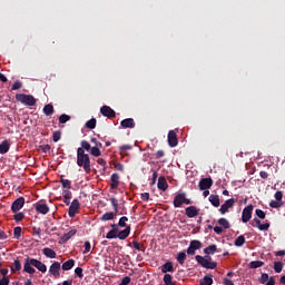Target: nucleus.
<instances>
[{"instance_id": "nucleus-1", "label": "nucleus", "mask_w": 285, "mask_h": 285, "mask_svg": "<svg viewBox=\"0 0 285 285\" xmlns=\"http://www.w3.org/2000/svg\"><path fill=\"white\" fill-rule=\"evenodd\" d=\"M80 145L81 147L77 149V165L83 168L87 175H90L92 170L90 167V156L86 154V150H90V142L82 140Z\"/></svg>"}, {"instance_id": "nucleus-2", "label": "nucleus", "mask_w": 285, "mask_h": 285, "mask_svg": "<svg viewBox=\"0 0 285 285\" xmlns=\"http://www.w3.org/2000/svg\"><path fill=\"white\" fill-rule=\"evenodd\" d=\"M35 268H37V269H35ZM23 271H24V273H28L29 275H35V273H37V271H40V273H47L48 267L46 266V264L41 263V261H39L37 258L27 257L24 259Z\"/></svg>"}, {"instance_id": "nucleus-3", "label": "nucleus", "mask_w": 285, "mask_h": 285, "mask_svg": "<svg viewBox=\"0 0 285 285\" xmlns=\"http://www.w3.org/2000/svg\"><path fill=\"white\" fill-rule=\"evenodd\" d=\"M197 264H199L200 266H203V268H207L210 271H215V268H217V263L213 262V258L210 256H199L197 255L195 257Z\"/></svg>"}, {"instance_id": "nucleus-4", "label": "nucleus", "mask_w": 285, "mask_h": 285, "mask_svg": "<svg viewBox=\"0 0 285 285\" xmlns=\"http://www.w3.org/2000/svg\"><path fill=\"white\" fill-rule=\"evenodd\" d=\"M16 100L24 106H35L37 104V99L33 96L26 94H17Z\"/></svg>"}, {"instance_id": "nucleus-5", "label": "nucleus", "mask_w": 285, "mask_h": 285, "mask_svg": "<svg viewBox=\"0 0 285 285\" xmlns=\"http://www.w3.org/2000/svg\"><path fill=\"white\" fill-rule=\"evenodd\" d=\"M218 225L219 226L214 227V233H216V235H222L224 230H228V228H230V223L226 218L218 219Z\"/></svg>"}, {"instance_id": "nucleus-6", "label": "nucleus", "mask_w": 285, "mask_h": 285, "mask_svg": "<svg viewBox=\"0 0 285 285\" xmlns=\"http://www.w3.org/2000/svg\"><path fill=\"white\" fill-rule=\"evenodd\" d=\"M253 217V205H248L243 209L242 214V223L248 224Z\"/></svg>"}, {"instance_id": "nucleus-7", "label": "nucleus", "mask_w": 285, "mask_h": 285, "mask_svg": "<svg viewBox=\"0 0 285 285\" xmlns=\"http://www.w3.org/2000/svg\"><path fill=\"white\" fill-rule=\"evenodd\" d=\"M183 204H190V199L186 198V194H178L176 195L174 199V206L175 208H181Z\"/></svg>"}, {"instance_id": "nucleus-8", "label": "nucleus", "mask_w": 285, "mask_h": 285, "mask_svg": "<svg viewBox=\"0 0 285 285\" xmlns=\"http://www.w3.org/2000/svg\"><path fill=\"white\" fill-rule=\"evenodd\" d=\"M49 273L55 277L56 279L60 277L61 275V263L55 262L50 267H49Z\"/></svg>"}, {"instance_id": "nucleus-9", "label": "nucleus", "mask_w": 285, "mask_h": 285, "mask_svg": "<svg viewBox=\"0 0 285 285\" xmlns=\"http://www.w3.org/2000/svg\"><path fill=\"white\" fill-rule=\"evenodd\" d=\"M235 198L227 199L219 208L220 215H226V213H228V210L235 206Z\"/></svg>"}, {"instance_id": "nucleus-10", "label": "nucleus", "mask_w": 285, "mask_h": 285, "mask_svg": "<svg viewBox=\"0 0 285 285\" xmlns=\"http://www.w3.org/2000/svg\"><path fill=\"white\" fill-rule=\"evenodd\" d=\"M202 248V242L191 240L189 247L187 248V255H195V250H199Z\"/></svg>"}, {"instance_id": "nucleus-11", "label": "nucleus", "mask_w": 285, "mask_h": 285, "mask_svg": "<svg viewBox=\"0 0 285 285\" xmlns=\"http://www.w3.org/2000/svg\"><path fill=\"white\" fill-rule=\"evenodd\" d=\"M24 204L26 199L23 197L16 199L11 206L12 213H19V210L23 208Z\"/></svg>"}, {"instance_id": "nucleus-12", "label": "nucleus", "mask_w": 285, "mask_h": 285, "mask_svg": "<svg viewBox=\"0 0 285 285\" xmlns=\"http://www.w3.org/2000/svg\"><path fill=\"white\" fill-rule=\"evenodd\" d=\"M179 141L177 140V131L176 130H170L168 132V145L170 148H175Z\"/></svg>"}, {"instance_id": "nucleus-13", "label": "nucleus", "mask_w": 285, "mask_h": 285, "mask_svg": "<svg viewBox=\"0 0 285 285\" xmlns=\"http://www.w3.org/2000/svg\"><path fill=\"white\" fill-rule=\"evenodd\" d=\"M80 204L78 199H73L69 207V217H75L79 213Z\"/></svg>"}, {"instance_id": "nucleus-14", "label": "nucleus", "mask_w": 285, "mask_h": 285, "mask_svg": "<svg viewBox=\"0 0 285 285\" xmlns=\"http://www.w3.org/2000/svg\"><path fill=\"white\" fill-rule=\"evenodd\" d=\"M212 186H213V179L212 178H203L199 181L200 190H208Z\"/></svg>"}, {"instance_id": "nucleus-15", "label": "nucleus", "mask_w": 285, "mask_h": 285, "mask_svg": "<svg viewBox=\"0 0 285 285\" xmlns=\"http://www.w3.org/2000/svg\"><path fill=\"white\" fill-rule=\"evenodd\" d=\"M119 174H112L110 177V188L111 190H117L119 188Z\"/></svg>"}, {"instance_id": "nucleus-16", "label": "nucleus", "mask_w": 285, "mask_h": 285, "mask_svg": "<svg viewBox=\"0 0 285 285\" xmlns=\"http://www.w3.org/2000/svg\"><path fill=\"white\" fill-rule=\"evenodd\" d=\"M100 112L101 115H104V117H108L109 119H112V117H115V111L108 106H102L100 108Z\"/></svg>"}, {"instance_id": "nucleus-17", "label": "nucleus", "mask_w": 285, "mask_h": 285, "mask_svg": "<svg viewBox=\"0 0 285 285\" xmlns=\"http://www.w3.org/2000/svg\"><path fill=\"white\" fill-rule=\"evenodd\" d=\"M259 282L265 285H275V278L269 277L268 274H262Z\"/></svg>"}, {"instance_id": "nucleus-18", "label": "nucleus", "mask_w": 285, "mask_h": 285, "mask_svg": "<svg viewBox=\"0 0 285 285\" xmlns=\"http://www.w3.org/2000/svg\"><path fill=\"white\" fill-rule=\"evenodd\" d=\"M101 148H102L101 144H97V146L90 147L89 149L90 155H92V157H101Z\"/></svg>"}, {"instance_id": "nucleus-19", "label": "nucleus", "mask_w": 285, "mask_h": 285, "mask_svg": "<svg viewBox=\"0 0 285 285\" xmlns=\"http://www.w3.org/2000/svg\"><path fill=\"white\" fill-rule=\"evenodd\" d=\"M42 253L45 257H48L49 259H56L57 258V252L50 247H46L42 249Z\"/></svg>"}, {"instance_id": "nucleus-20", "label": "nucleus", "mask_w": 285, "mask_h": 285, "mask_svg": "<svg viewBox=\"0 0 285 285\" xmlns=\"http://www.w3.org/2000/svg\"><path fill=\"white\" fill-rule=\"evenodd\" d=\"M187 217L193 218V217H197V215H199V209H197V207L195 206H190L187 207L185 210Z\"/></svg>"}, {"instance_id": "nucleus-21", "label": "nucleus", "mask_w": 285, "mask_h": 285, "mask_svg": "<svg viewBox=\"0 0 285 285\" xmlns=\"http://www.w3.org/2000/svg\"><path fill=\"white\" fill-rule=\"evenodd\" d=\"M36 210H37V213H40L41 215H48V213L50 212V207H48V205H46V204H37Z\"/></svg>"}, {"instance_id": "nucleus-22", "label": "nucleus", "mask_w": 285, "mask_h": 285, "mask_svg": "<svg viewBox=\"0 0 285 285\" xmlns=\"http://www.w3.org/2000/svg\"><path fill=\"white\" fill-rule=\"evenodd\" d=\"M62 197H63V203L67 205V206H70V199H72V191L69 190V189H65L62 191Z\"/></svg>"}, {"instance_id": "nucleus-23", "label": "nucleus", "mask_w": 285, "mask_h": 285, "mask_svg": "<svg viewBox=\"0 0 285 285\" xmlns=\"http://www.w3.org/2000/svg\"><path fill=\"white\" fill-rule=\"evenodd\" d=\"M157 186H158L159 190H163V191L168 190V181H166L165 177H159L158 178V185Z\"/></svg>"}, {"instance_id": "nucleus-24", "label": "nucleus", "mask_w": 285, "mask_h": 285, "mask_svg": "<svg viewBox=\"0 0 285 285\" xmlns=\"http://www.w3.org/2000/svg\"><path fill=\"white\" fill-rule=\"evenodd\" d=\"M120 126H121L122 128H135V119H132V118L124 119V120L120 122Z\"/></svg>"}, {"instance_id": "nucleus-25", "label": "nucleus", "mask_w": 285, "mask_h": 285, "mask_svg": "<svg viewBox=\"0 0 285 285\" xmlns=\"http://www.w3.org/2000/svg\"><path fill=\"white\" fill-rule=\"evenodd\" d=\"M77 235V229H71L61 237V242L66 243Z\"/></svg>"}, {"instance_id": "nucleus-26", "label": "nucleus", "mask_w": 285, "mask_h": 285, "mask_svg": "<svg viewBox=\"0 0 285 285\" xmlns=\"http://www.w3.org/2000/svg\"><path fill=\"white\" fill-rule=\"evenodd\" d=\"M174 271L173 262H167L161 266V273H174Z\"/></svg>"}, {"instance_id": "nucleus-27", "label": "nucleus", "mask_w": 285, "mask_h": 285, "mask_svg": "<svg viewBox=\"0 0 285 285\" xmlns=\"http://www.w3.org/2000/svg\"><path fill=\"white\" fill-rule=\"evenodd\" d=\"M10 150V142L8 140H4L0 144V155H6Z\"/></svg>"}, {"instance_id": "nucleus-28", "label": "nucleus", "mask_w": 285, "mask_h": 285, "mask_svg": "<svg viewBox=\"0 0 285 285\" xmlns=\"http://www.w3.org/2000/svg\"><path fill=\"white\" fill-rule=\"evenodd\" d=\"M209 202H210L212 206H214L215 208H219V204H220L219 196L210 195L209 196Z\"/></svg>"}, {"instance_id": "nucleus-29", "label": "nucleus", "mask_w": 285, "mask_h": 285, "mask_svg": "<svg viewBox=\"0 0 285 285\" xmlns=\"http://www.w3.org/2000/svg\"><path fill=\"white\" fill-rule=\"evenodd\" d=\"M205 255H215L217 253V245H209L204 249Z\"/></svg>"}, {"instance_id": "nucleus-30", "label": "nucleus", "mask_w": 285, "mask_h": 285, "mask_svg": "<svg viewBox=\"0 0 285 285\" xmlns=\"http://www.w3.org/2000/svg\"><path fill=\"white\" fill-rule=\"evenodd\" d=\"M130 235V227H126L124 230L118 232V239H126Z\"/></svg>"}, {"instance_id": "nucleus-31", "label": "nucleus", "mask_w": 285, "mask_h": 285, "mask_svg": "<svg viewBox=\"0 0 285 285\" xmlns=\"http://www.w3.org/2000/svg\"><path fill=\"white\" fill-rule=\"evenodd\" d=\"M100 219H101V222H110V220L115 219V213L108 212V213L104 214Z\"/></svg>"}, {"instance_id": "nucleus-32", "label": "nucleus", "mask_w": 285, "mask_h": 285, "mask_svg": "<svg viewBox=\"0 0 285 285\" xmlns=\"http://www.w3.org/2000/svg\"><path fill=\"white\" fill-rule=\"evenodd\" d=\"M75 266V259H69L62 264V271H70Z\"/></svg>"}, {"instance_id": "nucleus-33", "label": "nucleus", "mask_w": 285, "mask_h": 285, "mask_svg": "<svg viewBox=\"0 0 285 285\" xmlns=\"http://www.w3.org/2000/svg\"><path fill=\"white\" fill-rule=\"evenodd\" d=\"M43 112L47 117H50V115H52L55 112V107L52 105H46L43 107Z\"/></svg>"}, {"instance_id": "nucleus-34", "label": "nucleus", "mask_w": 285, "mask_h": 285, "mask_svg": "<svg viewBox=\"0 0 285 285\" xmlns=\"http://www.w3.org/2000/svg\"><path fill=\"white\" fill-rule=\"evenodd\" d=\"M200 285H213V276H205L199 281Z\"/></svg>"}, {"instance_id": "nucleus-35", "label": "nucleus", "mask_w": 285, "mask_h": 285, "mask_svg": "<svg viewBox=\"0 0 285 285\" xmlns=\"http://www.w3.org/2000/svg\"><path fill=\"white\" fill-rule=\"evenodd\" d=\"M17 271H21V262L19 259H16L13 266H11V273H17Z\"/></svg>"}, {"instance_id": "nucleus-36", "label": "nucleus", "mask_w": 285, "mask_h": 285, "mask_svg": "<svg viewBox=\"0 0 285 285\" xmlns=\"http://www.w3.org/2000/svg\"><path fill=\"white\" fill-rule=\"evenodd\" d=\"M118 237V230L116 228L111 229L107 235V239H117Z\"/></svg>"}, {"instance_id": "nucleus-37", "label": "nucleus", "mask_w": 285, "mask_h": 285, "mask_svg": "<svg viewBox=\"0 0 285 285\" xmlns=\"http://www.w3.org/2000/svg\"><path fill=\"white\" fill-rule=\"evenodd\" d=\"M264 266V262L262 261H253L249 263V268H262Z\"/></svg>"}, {"instance_id": "nucleus-38", "label": "nucleus", "mask_w": 285, "mask_h": 285, "mask_svg": "<svg viewBox=\"0 0 285 285\" xmlns=\"http://www.w3.org/2000/svg\"><path fill=\"white\" fill-rule=\"evenodd\" d=\"M235 246H243L244 244H246V238L244 237V235H240L238 236L236 239H235Z\"/></svg>"}, {"instance_id": "nucleus-39", "label": "nucleus", "mask_w": 285, "mask_h": 285, "mask_svg": "<svg viewBox=\"0 0 285 285\" xmlns=\"http://www.w3.org/2000/svg\"><path fill=\"white\" fill-rule=\"evenodd\" d=\"M87 128H89L90 130H95V128L97 127V119L92 118L90 120H88L86 122Z\"/></svg>"}, {"instance_id": "nucleus-40", "label": "nucleus", "mask_w": 285, "mask_h": 285, "mask_svg": "<svg viewBox=\"0 0 285 285\" xmlns=\"http://www.w3.org/2000/svg\"><path fill=\"white\" fill-rule=\"evenodd\" d=\"M164 282L165 285H175V282H173V276L170 274H165Z\"/></svg>"}, {"instance_id": "nucleus-41", "label": "nucleus", "mask_w": 285, "mask_h": 285, "mask_svg": "<svg viewBox=\"0 0 285 285\" xmlns=\"http://www.w3.org/2000/svg\"><path fill=\"white\" fill-rule=\"evenodd\" d=\"M177 262H178V264H184V262H186V252L178 253Z\"/></svg>"}, {"instance_id": "nucleus-42", "label": "nucleus", "mask_w": 285, "mask_h": 285, "mask_svg": "<svg viewBox=\"0 0 285 285\" xmlns=\"http://www.w3.org/2000/svg\"><path fill=\"white\" fill-rule=\"evenodd\" d=\"M283 268H284V264H282V262H275L274 263L275 273H282Z\"/></svg>"}, {"instance_id": "nucleus-43", "label": "nucleus", "mask_w": 285, "mask_h": 285, "mask_svg": "<svg viewBox=\"0 0 285 285\" xmlns=\"http://www.w3.org/2000/svg\"><path fill=\"white\" fill-rule=\"evenodd\" d=\"M271 208H282V206H284L283 202L279 200H272L269 203Z\"/></svg>"}, {"instance_id": "nucleus-44", "label": "nucleus", "mask_w": 285, "mask_h": 285, "mask_svg": "<svg viewBox=\"0 0 285 285\" xmlns=\"http://www.w3.org/2000/svg\"><path fill=\"white\" fill-rule=\"evenodd\" d=\"M60 184L63 188H67V190H70L72 188V185H71L70 180H68V179H61Z\"/></svg>"}, {"instance_id": "nucleus-45", "label": "nucleus", "mask_w": 285, "mask_h": 285, "mask_svg": "<svg viewBox=\"0 0 285 285\" xmlns=\"http://www.w3.org/2000/svg\"><path fill=\"white\" fill-rule=\"evenodd\" d=\"M68 121H70V116L63 114L59 117V124H66Z\"/></svg>"}, {"instance_id": "nucleus-46", "label": "nucleus", "mask_w": 285, "mask_h": 285, "mask_svg": "<svg viewBox=\"0 0 285 285\" xmlns=\"http://www.w3.org/2000/svg\"><path fill=\"white\" fill-rule=\"evenodd\" d=\"M255 213H256L257 217H259V219H266V213H264V210L256 209Z\"/></svg>"}, {"instance_id": "nucleus-47", "label": "nucleus", "mask_w": 285, "mask_h": 285, "mask_svg": "<svg viewBox=\"0 0 285 285\" xmlns=\"http://www.w3.org/2000/svg\"><path fill=\"white\" fill-rule=\"evenodd\" d=\"M52 139L55 142L59 141V139H61V132L60 131H55L52 134Z\"/></svg>"}, {"instance_id": "nucleus-48", "label": "nucleus", "mask_w": 285, "mask_h": 285, "mask_svg": "<svg viewBox=\"0 0 285 285\" xmlns=\"http://www.w3.org/2000/svg\"><path fill=\"white\" fill-rule=\"evenodd\" d=\"M22 83H21V81H16L13 85H12V87H11V89L12 90H20V88H22Z\"/></svg>"}, {"instance_id": "nucleus-49", "label": "nucleus", "mask_w": 285, "mask_h": 285, "mask_svg": "<svg viewBox=\"0 0 285 285\" xmlns=\"http://www.w3.org/2000/svg\"><path fill=\"white\" fill-rule=\"evenodd\" d=\"M13 235L17 239H19V237H21V227H16L13 229Z\"/></svg>"}, {"instance_id": "nucleus-50", "label": "nucleus", "mask_w": 285, "mask_h": 285, "mask_svg": "<svg viewBox=\"0 0 285 285\" xmlns=\"http://www.w3.org/2000/svg\"><path fill=\"white\" fill-rule=\"evenodd\" d=\"M268 228H271V224L268 223H265V224H262L258 226V229L259 230H268Z\"/></svg>"}, {"instance_id": "nucleus-51", "label": "nucleus", "mask_w": 285, "mask_h": 285, "mask_svg": "<svg viewBox=\"0 0 285 285\" xmlns=\"http://www.w3.org/2000/svg\"><path fill=\"white\" fill-rule=\"evenodd\" d=\"M126 222H128V217L124 216L119 219V226H121L122 228L126 227Z\"/></svg>"}, {"instance_id": "nucleus-52", "label": "nucleus", "mask_w": 285, "mask_h": 285, "mask_svg": "<svg viewBox=\"0 0 285 285\" xmlns=\"http://www.w3.org/2000/svg\"><path fill=\"white\" fill-rule=\"evenodd\" d=\"M90 248H91V245H90V242H85V250H83V255H86L87 253H90Z\"/></svg>"}, {"instance_id": "nucleus-53", "label": "nucleus", "mask_w": 285, "mask_h": 285, "mask_svg": "<svg viewBox=\"0 0 285 285\" xmlns=\"http://www.w3.org/2000/svg\"><path fill=\"white\" fill-rule=\"evenodd\" d=\"M283 197H284V194L282 191H276L275 193L276 202H282Z\"/></svg>"}, {"instance_id": "nucleus-54", "label": "nucleus", "mask_w": 285, "mask_h": 285, "mask_svg": "<svg viewBox=\"0 0 285 285\" xmlns=\"http://www.w3.org/2000/svg\"><path fill=\"white\" fill-rule=\"evenodd\" d=\"M75 273H76V275L79 276L80 278L83 277V268L77 267V268L75 269Z\"/></svg>"}, {"instance_id": "nucleus-55", "label": "nucleus", "mask_w": 285, "mask_h": 285, "mask_svg": "<svg viewBox=\"0 0 285 285\" xmlns=\"http://www.w3.org/2000/svg\"><path fill=\"white\" fill-rule=\"evenodd\" d=\"M111 204L115 208V212L118 213V208H119V203H117V199L115 198H111Z\"/></svg>"}, {"instance_id": "nucleus-56", "label": "nucleus", "mask_w": 285, "mask_h": 285, "mask_svg": "<svg viewBox=\"0 0 285 285\" xmlns=\"http://www.w3.org/2000/svg\"><path fill=\"white\" fill-rule=\"evenodd\" d=\"M130 284V277H124L122 281L119 283V285H128Z\"/></svg>"}, {"instance_id": "nucleus-57", "label": "nucleus", "mask_w": 285, "mask_h": 285, "mask_svg": "<svg viewBox=\"0 0 285 285\" xmlns=\"http://www.w3.org/2000/svg\"><path fill=\"white\" fill-rule=\"evenodd\" d=\"M0 285H10V279L8 277H3L0 279Z\"/></svg>"}, {"instance_id": "nucleus-58", "label": "nucleus", "mask_w": 285, "mask_h": 285, "mask_svg": "<svg viewBox=\"0 0 285 285\" xmlns=\"http://www.w3.org/2000/svg\"><path fill=\"white\" fill-rule=\"evenodd\" d=\"M16 222H21L23 219V213H18L14 215Z\"/></svg>"}, {"instance_id": "nucleus-59", "label": "nucleus", "mask_w": 285, "mask_h": 285, "mask_svg": "<svg viewBox=\"0 0 285 285\" xmlns=\"http://www.w3.org/2000/svg\"><path fill=\"white\" fill-rule=\"evenodd\" d=\"M141 199H142L144 202H148V200L150 199V194H148V193H142V194H141Z\"/></svg>"}, {"instance_id": "nucleus-60", "label": "nucleus", "mask_w": 285, "mask_h": 285, "mask_svg": "<svg viewBox=\"0 0 285 285\" xmlns=\"http://www.w3.org/2000/svg\"><path fill=\"white\" fill-rule=\"evenodd\" d=\"M40 148H41V150L45 151V153L50 151V145H42Z\"/></svg>"}, {"instance_id": "nucleus-61", "label": "nucleus", "mask_w": 285, "mask_h": 285, "mask_svg": "<svg viewBox=\"0 0 285 285\" xmlns=\"http://www.w3.org/2000/svg\"><path fill=\"white\" fill-rule=\"evenodd\" d=\"M164 150H158L157 153H156V157H157V159H161V157H164Z\"/></svg>"}, {"instance_id": "nucleus-62", "label": "nucleus", "mask_w": 285, "mask_h": 285, "mask_svg": "<svg viewBox=\"0 0 285 285\" xmlns=\"http://www.w3.org/2000/svg\"><path fill=\"white\" fill-rule=\"evenodd\" d=\"M0 239H8V235H6V232L0 229Z\"/></svg>"}, {"instance_id": "nucleus-63", "label": "nucleus", "mask_w": 285, "mask_h": 285, "mask_svg": "<svg viewBox=\"0 0 285 285\" xmlns=\"http://www.w3.org/2000/svg\"><path fill=\"white\" fill-rule=\"evenodd\" d=\"M285 256V250H278L276 252V257H284Z\"/></svg>"}, {"instance_id": "nucleus-64", "label": "nucleus", "mask_w": 285, "mask_h": 285, "mask_svg": "<svg viewBox=\"0 0 285 285\" xmlns=\"http://www.w3.org/2000/svg\"><path fill=\"white\" fill-rule=\"evenodd\" d=\"M97 164H99V166H106L104 158H98Z\"/></svg>"}]
</instances>
